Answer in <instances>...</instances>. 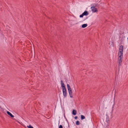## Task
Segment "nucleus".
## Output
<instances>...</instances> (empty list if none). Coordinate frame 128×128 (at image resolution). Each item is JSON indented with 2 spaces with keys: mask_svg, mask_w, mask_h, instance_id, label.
<instances>
[{
  "mask_svg": "<svg viewBox=\"0 0 128 128\" xmlns=\"http://www.w3.org/2000/svg\"><path fill=\"white\" fill-rule=\"evenodd\" d=\"M70 88H70V87L68 88V89H70Z\"/></svg>",
  "mask_w": 128,
  "mask_h": 128,
  "instance_id": "nucleus-20",
  "label": "nucleus"
},
{
  "mask_svg": "<svg viewBox=\"0 0 128 128\" xmlns=\"http://www.w3.org/2000/svg\"><path fill=\"white\" fill-rule=\"evenodd\" d=\"M91 9L92 11L93 12H98V10L97 8H95L94 6H93L91 7Z\"/></svg>",
  "mask_w": 128,
  "mask_h": 128,
  "instance_id": "nucleus-2",
  "label": "nucleus"
},
{
  "mask_svg": "<svg viewBox=\"0 0 128 128\" xmlns=\"http://www.w3.org/2000/svg\"><path fill=\"white\" fill-rule=\"evenodd\" d=\"M106 122L108 123L109 122V120H106Z\"/></svg>",
  "mask_w": 128,
  "mask_h": 128,
  "instance_id": "nucleus-16",
  "label": "nucleus"
},
{
  "mask_svg": "<svg viewBox=\"0 0 128 128\" xmlns=\"http://www.w3.org/2000/svg\"><path fill=\"white\" fill-rule=\"evenodd\" d=\"M72 114L74 115H76V110H74L72 111Z\"/></svg>",
  "mask_w": 128,
  "mask_h": 128,
  "instance_id": "nucleus-8",
  "label": "nucleus"
},
{
  "mask_svg": "<svg viewBox=\"0 0 128 128\" xmlns=\"http://www.w3.org/2000/svg\"><path fill=\"white\" fill-rule=\"evenodd\" d=\"M80 124V122L78 121H77L76 122V124L77 125H79Z\"/></svg>",
  "mask_w": 128,
  "mask_h": 128,
  "instance_id": "nucleus-12",
  "label": "nucleus"
},
{
  "mask_svg": "<svg viewBox=\"0 0 128 128\" xmlns=\"http://www.w3.org/2000/svg\"><path fill=\"white\" fill-rule=\"evenodd\" d=\"M87 26V24H82V28H85Z\"/></svg>",
  "mask_w": 128,
  "mask_h": 128,
  "instance_id": "nucleus-10",
  "label": "nucleus"
},
{
  "mask_svg": "<svg viewBox=\"0 0 128 128\" xmlns=\"http://www.w3.org/2000/svg\"><path fill=\"white\" fill-rule=\"evenodd\" d=\"M59 128H63L62 126V125H60L59 126Z\"/></svg>",
  "mask_w": 128,
  "mask_h": 128,
  "instance_id": "nucleus-15",
  "label": "nucleus"
},
{
  "mask_svg": "<svg viewBox=\"0 0 128 128\" xmlns=\"http://www.w3.org/2000/svg\"><path fill=\"white\" fill-rule=\"evenodd\" d=\"M85 118V117L83 115H81V120H83Z\"/></svg>",
  "mask_w": 128,
  "mask_h": 128,
  "instance_id": "nucleus-11",
  "label": "nucleus"
},
{
  "mask_svg": "<svg viewBox=\"0 0 128 128\" xmlns=\"http://www.w3.org/2000/svg\"><path fill=\"white\" fill-rule=\"evenodd\" d=\"M82 14L84 16H87L88 15L89 13L87 11H85Z\"/></svg>",
  "mask_w": 128,
  "mask_h": 128,
  "instance_id": "nucleus-5",
  "label": "nucleus"
},
{
  "mask_svg": "<svg viewBox=\"0 0 128 128\" xmlns=\"http://www.w3.org/2000/svg\"><path fill=\"white\" fill-rule=\"evenodd\" d=\"M122 60H118V67H119L121 65Z\"/></svg>",
  "mask_w": 128,
  "mask_h": 128,
  "instance_id": "nucleus-6",
  "label": "nucleus"
},
{
  "mask_svg": "<svg viewBox=\"0 0 128 128\" xmlns=\"http://www.w3.org/2000/svg\"><path fill=\"white\" fill-rule=\"evenodd\" d=\"M78 118V117L77 116H76L74 117V118L75 119H76Z\"/></svg>",
  "mask_w": 128,
  "mask_h": 128,
  "instance_id": "nucleus-18",
  "label": "nucleus"
},
{
  "mask_svg": "<svg viewBox=\"0 0 128 128\" xmlns=\"http://www.w3.org/2000/svg\"><path fill=\"white\" fill-rule=\"evenodd\" d=\"M123 46L121 45L120 47L118 53V60H122L123 58Z\"/></svg>",
  "mask_w": 128,
  "mask_h": 128,
  "instance_id": "nucleus-1",
  "label": "nucleus"
},
{
  "mask_svg": "<svg viewBox=\"0 0 128 128\" xmlns=\"http://www.w3.org/2000/svg\"><path fill=\"white\" fill-rule=\"evenodd\" d=\"M127 39H128V37L127 38Z\"/></svg>",
  "mask_w": 128,
  "mask_h": 128,
  "instance_id": "nucleus-21",
  "label": "nucleus"
},
{
  "mask_svg": "<svg viewBox=\"0 0 128 128\" xmlns=\"http://www.w3.org/2000/svg\"><path fill=\"white\" fill-rule=\"evenodd\" d=\"M84 15H83V14H82L80 15V18H82L84 16Z\"/></svg>",
  "mask_w": 128,
  "mask_h": 128,
  "instance_id": "nucleus-14",
  "label": "nucleus"
},
{
  "mask_svg": "<svg viewBox=\"0 0 128 128\" xmlns=\"http://www.w3.org/2000/svg\"><path fill=\"white\" fill-rule=\"evenodd\" d=\"M68 90V92H69L70 91L72 90L71 88H70V89H69Z\"/></svg>",
  "mask_w": 128,
  "mask_h": 128,
  "instance_id": "nucleus-19",
  "label": "nucleus"
},
{
  "mask_svg": "<svg viewBox=\"0 0 128 128\" xmlns=\"http://www.w3.org/2000/svg\"><path fill=\"white\" fill-rule=\"evenodd\" d=\"M61 82L62 84V89H65V87L64 86V82L62 80H61Z\"/></svg>",
  "mask_w": 128,
  "mask_h": 128,
  "instance_id": "nucleus-4",
  "label": "nucleus"
},
{
  "mask_svg": "<svg viewBox=\"0 0 128 128\" xmlns=\"http://www.w3.org/2000/svg\"><path fill=\"white\" fill-rule=\"evenodd\" d=\"M63 94L64 97H66V89H62Z\"/></svg>",
  "mask_w": 128,
  "mask_h": 128,
  "instance_id": "nucleus-3",
  "label": "nucleus"
},
{
  "mask_svg": "<svg viewBox=\"0 0 128 128\" xmlns=\"http://www.w3.org/2000/svg\"><path fill=\"white\" fill-rule=\"evenodd\" d=\"M67 88L70 87V86L68 84H67Z\"/></svg>",
  "mask_w": 128,
  "mask_h": 128,
  "instance_id": "nucleus-17",
  "label": "nucleus"
},
{
  "mask_svg": "<svg viewBox=\"0 0 128 128\" xmlns=\"http://www.w3.org/2000/svg\"><path fill=\"white\" fill-rule=\"evenodd\" d=\"M68 92L69 93L70 96V97L71 98H72V90L70 91L69 92Z\"/></svg>",
  "mask_w": 128,
  "mask_h": 128,
  "instance_id": "nucleus-9",
  "label": "nucleus"
},
{
  "mask_svg": "<svg viewBox=\"0 0 128 128\" xmlns=\"http://www.w3.org/2000/svg\"><path fill=\"white\" fill-rule=\"evenodd\" d=\"M7 114L9 115L11 117L13 118L14 117V116L10 112L8 111H7Z\"/></svg>",
  "mask_w": 128,
  "mask_h": 128,
  "instance_id": "nucleus-7",
  "label": "nucleus"
},
{
  "mask_svg": "<svg viewBox=\"0 0 128 128\" xmlns=\"http://www.w3.org/2000/svg\"><path fill=\"white\" fill-rule=\"evenodd\" d=\"M27 127L28 128H34L33 127L31 126L30 125L29 126H28Z\"/></svg>",
  "mask_w": 128,
  "mask_h": 128,
  "instance_id": "nucleus-13",
  "label": "nucleus"
}]
</instances>
